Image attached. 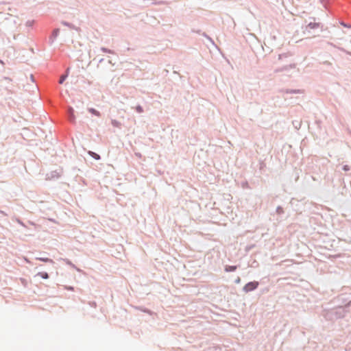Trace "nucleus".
Returning a JSON list of instances; mask_svg holds the SVG:
<instances>
[{"instance_id":"obj_7","label":"nucleus","mask_w":351,"mask_h":351,"mask_svg":"<svg viewBox=\"0 0 351 351\" xmlns=\"http://www.w3.org/2000/svg\"><path fill=\"white\" fill-rule=\"evenodd\" d=\"M111 123L114 127L119 128L121 126V123L117 120H112Z\"/></svg>"},{"instance_id":"obj_4","label":"nucleus","mask_w":351,"mask_h":351,"mask_svg":"<svg viewBox=\"0 0 351 351\" xmlns=\"http://www.w3.org/2000/svg\"><path fill=\"white\" fill-rule=\"evenodd\" d=\"M88 111L91 114H94V115H95L97 117H100V115H101L100 112L99 111H97V110L94 109V108H88Z\"/></svg>"},{"instance_id":"obj_2","label":"nucleus","mask_w":351,"mask_h":351,"mask_svg":"<svg viewBox=\"0 0 351 351\" xmlns=\"http://www.w3.org/2000/svg\"><path fill=\"white\" fill-rule=\"evenodd\" d=\"M319 27V23H315V22H312V23H309L306 26V29H305L306 31H308L311 29H315V28H318Z\"/></svg>"},{"instance_id":"obj_5","label":"nucleus","mask_w":351,"mask_h":351,"mask_svg":"<svg viewBox=\"0 0 351 351\" xmlns=\"http://www.w3.org/2000/svg\"><path fill=\"white\" fill-rule=\"evenodd\" d=\"M88 154L92 156L93 158L96 159V160H99L100 159V156L99 155H98L97 154L93 152H91V151H89L88 152Z\"/></svg>"},{"instance_id":"obj_12","label":"nucleus","mask_w":351,"mask_h":351,"mask_svg":"<svg viewBox=\"0 0 351 351\" xmlns=\"http://www.w3.org/2000/svg\"><path fill=\"white\" fill-rule=\"evenodd\" d=\"M42 277L44 278H48V275H47V274L45 273V274L42 275Z\"/></svg>"},{"instance_id":"obj_1","label":"nucleus","mask_w":351,"mask_h":351,"mask_svg":"<svg viewBox=\"0 0 351 351\" xmlns=\"http://www.w3.org/2000/svg\"><path fill=\"white\" fill-rule=\"evenodd\" d=\"M258 286V282H256V281L250 282H248L247 284H246L244 286L243 290L245 292H249V291H253V290L256 289Z\"/></svg>"},{"instance_id":"obj_10","label":"nucleus","mask_w":351,"mask_h":351,"mask_svg":"<svg viewBox=\"0 0 351 351\" xmlns=\"http://www.w3.org/2000/svg\"><path fill=\"white\" fill-rule=\"evenodd\" d=\"M136 109L137 112H143V108H142L141 106H138L136 107Z\"/></svg>"},{"instance_id":"obj_6","label":"nucleus","mask_w":351,"mask_h":351,"mask_svg":"<svg viewBox=\"0 0 351 351\" xmlns=\"http://www.w3.org/2000/svg\"><path fill=\"white\" fill-rule=\"evenodd\" d=\"M237 269V266H226L225 268L226 271H233Z\"/></svg>"},{"instance_id":"obj_8","label":"nucleus","mask_w":351,"mask_h":351,"mask_svg":"<svg viewBox=\"0 0 351 351\" xmlns=\"http://www.w3.org/2000/svg\"><path fill=\"white\" fill-rule=\"evenodd\" d=\"M38 259L44 261V262H51V260H50L48 258H38Z\"/></svg>"},{"instance_id":"obj_9","label":"nucleus","mask_w":351,"mask_h":351,"mask_svg":"<svg viewBox=\"0 0 351 351\" xmlns=\"http://www.w3.org/2000/svg\"><path fill=\"white\" fill-rule=\"evenodd\" d=\"M66 77V75H62V76L60 77V80H59V83H60V84H62V83H63V82L65 80Z\"/></svg>"},{"instance_id":"obj_3","label":"nucleus","mask_w":351,"mask_h":351,"mask_svg":"<svg viewBox=\"0 0 351 351\" xmlns=\"http://www.w3.org/2000/svg\"><path fill=\"white\" fill-rule=\"evenodd\" d=\"M69 114H70V121L72 122L75 121V115H74V110L72 108H70L69 110Z\"/></svg>"},{"instance_id":"obj_11","label":"nucleus","mask_w":351,"mask_h":351,"mask_svg":"<svg viewBox=\"0 0 351 351\" xmlns=\"http://www.w3.org/2000/svg\"><path fill=\"white\" fill-rule=\"evenodd\" d=\"M343 170H345V171H348V170H349V167H348V165H345V166L343 167Z\"/></svg>"}]
</instances>
